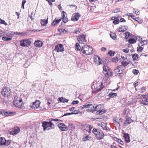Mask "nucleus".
<instances>
[{"instance_id": "473e14b6", "label": "nucleus", "mask_w": 148, "mask_h": 148, "mask_svg": "<svg viewBox=\"0 0 148 148\" xmlns=\"http://www.w3.org/2000/svg\"><path fill=\"white\" fill-rule=\"evenodd\" d=\"M134 20H135L136 21H138L140 23H141L143 22V20L141 19H140L139 18H135L134 15V17L132 18Z\"/></svg>"}, {"instance_id": "864d4df0", "label": "nucleus", "mask_w": 148, "mask_h": 148, "mask_svg": "<svg viewBox=\"0 0 148 148\" xmlns=\"http://www.w3.org/2000/svg\"><path fill=\"white\" fill-rule=\"evenodd\" d=\"M81 29L79 28L76 29L74 33L75 34H78L80 33Z\"/></svg>"}, {"instance_id": "f8f14e48", "label": "nucleus", "mask_w": 148, "mask_h": 148, "mask_svg": "<svg viewBox=\"0 0 148 148\" xmlns=\"http://www.w3.org/2000/svg\"><path fill=\"white\" fill-rule=\"evenodd\" d=\"M40 102L39 101L36 100L34 102L30 104V106L32 108L37 109L40 106Z\"/></svg>"}, {"instance_id": "a19ab883", "label": "nucleus", "mask_w": 148, "mask_h": 148, "mask_svg": "<svg viewBox=\"0 0 148 148\" xmlns=\"http://www.w3.org/2000/svg\"><path fill=\"white\" fill-rule=\"evenodd\" d=\"M108 95L110 97L114 98L116 96L117 94L116 93H110Z\"/></svg>"}, {"instance_id": "6e6d98bb", "label": "nucleus", "mask_w": 148, "mask_h": 148, "mask_svg": "<svg viewBox=\"0 0 148 148\" xmlns=\"http://www.w3.org/2000/svg\"><path fill=\"white\" fill-rule=\"evenodd\" d=\"M120 21L119 19H116L113 21V23L114 24H117L119 23Z\"/></svg>"}, {"instance_id": "49530a36", "label": "nucleus", "mask_w": 148, "mask_h": 148, "mask_svg": "<svg viewBox=\"0 0 148 148\" xmlns=\"http://www.w3.org/2000/svg\"><path fill=\"white\" fill-rule=\"evenodd\" d=\"M0 23L2 24H3L4 25H5L6 26L8 25V24L5 22V21L4 20L1 19L0 18Z\"/></svg>"}, {"instance_id": "4468645a", "label": "nucleus", "mask_w": 148, "mask_h": 148, "mask_svg": "<svg viewBox=\"0 0 148 148\" xmlns=\"http://www.w3.org/2000/svg\"><path fill=\"white\" fill-rule=\"evenodd\" d=\"M66 14V13L63 11L62 13V22L61 23V25H64V24L67 22L68 21V19L66 16H65V14Z\"/></svg>"}, {"instance_id": "7ed1b4c3", "label": "nucleus", "mask_w": 148, "mask_h": 148, "mask_svg": "<svg viewBox=\"0 0 148 148\" xmlns=\"http://www.w3.org/2000/svg\"><path fill=\"white\" fill-rule=\"evenodd\" d=\"M42 127H43V131L49 130L55 128L54 125L51 121H43L41 122Z\"/></svg>"}, {"instance_id": "e433bc0d", "label": "nucleus", "mask_w": 148, "mask_h": 148, "mask_svg": "<svg viewBox=\"0 0 148 148\" xmlns=\"http://www.w3.org/2000/svg\"><path fill=\"white\" fill-rule=\"evenodd\" d=\"M81 51L84 54H86L87 55H90L91 54V53H92V52H87L86 51L84 50V48L83 47H82V48Z\"/></svg>"}, {"instance_id": "de8ad7c7", "label": "nucleus", "mask_w": 148, "mask_h": 148, "mask_svg": "<svg viewBox=\"0 0 148 148\" xmlns=\"http://www.w3.org/2000/svg\"><path fill=\"white\" fill-rule=\"evenodd\" d=\"M114 122L115 123H117L118 124V127H120V124L119 123V120L117 118L115 119L114 120Z\"/></svg>"}, {"instance_id": "c9c22d12", "label": "nucleus", "mask_w": 148, "mask_h": 148, "mask_svg": "<svg viewBox=\"0 0 148 148\" xmlns=\"http://www.w3.org/2000/svg\"><path fill=\"white\" fill-rule=\"evenodd\" d=\"M48 23L47 20H45L43 19L41 20L40 23L43 26L45 25H46Z\"/></svg>"}, {"instance_id": "5fc2aeb1", "label": "nucleus", "mask_w": 148, "mask_h": 148, "mask_svg": "<svg viewBox=\"0 0 148 148\" xmlns=\"http://www.w3.org/2000/svg\"><path fill=\"white\" fill-rule=\"evenodd\" d=\"M87 105L88 104H87V103H86L84 105L81 106L80 107V108L81 109H83L84 108H85L86 109V107Z\"/></svg>"}, {"instance_id": "1a4fd4ad", "label": "nucleus", "mask_w": 148, "mask_h": 148, "mask_svg": "<svg viewBox=\"0 0 148 148\" xmlns=\"http://www.w3.org/2000/svg\"><path fill=\"white\" fill-rule=\"evenodd\" d=\"M93 60L94 62L97 65H99L102 64L101 60L99 56H94Z\"/></svg>"}, {"instance_id": "cd10ccee", "label": "nucleus", "mask_w": 148, "mask_h": 148, "mask_svg": "<svg viewBox=\"0 0 148 148\" xmlns=\"http://www.w3.org/2000/svg\"><path fill=\"white\" fill-rule=\"evenodd\" d=\"M18 102V101H14L13 104L17 108H20L22 106V103L18 104L19 103Z\"/></svg>"}, {"instance_id": "9d476101", "label": "nucleus", "mask_w": 148, "mask_h": 148, "mask_svg": "<svg viewBox=\"0 0 148 148\" xmlns=\"http://www.w3.org/2000/svg\"><path fill=\"white\" fill-rule=\"evenodd\" d=\"M80 16V14L78 12L75 13L72 15L71 20L73 21H77Z\"/></svg>"}, {"instance_id": "ddd939ff", "label": "nucleus", "mask_w": 148, "mask_h": 148, "mask_svg": "<svg viewBox=\"0 0 148 148\" xmlns=\"http://www.w3.org/2000/svg\"><path fill=\"white\" fill-rule=\"evenodd\" d=\"M15 113V112H14L5 111L4 110H2L0 111V114L4 115V116H11Z\"/></svg>"}, {"instance_id": "c756f323", "label": "nucleus", "mask_w": 148, "mask_h": 148, "mask_svg": "<svg viewBox=\"0 0 148 148\" xmlns=\"http://www.w3.org/2000/svg\"><path fill=\"white\" fill-rule=\"evenodd\" d=\"M68 127L69 129H70L72 131H73L75 129V126L74 124H69Z\"/></svg>"}, {"instance_id": "dca6fc26", "label": "nucleus", "mask_w": 148, "mask_h": 148, "mask_svg": "<svg viewBox=\"0 0 148 148\" xmlns=\"http://www.w3.org/2000/svg\"><path fill=\"white\" fill-rule=\"evenodd\" d=\"M58 126L60 130L62 131H65L67 130V126L63 123H59Z\"/></svg>"}, {"instance_id": "72a5a7b5", "label": "nucleus", "mask_w": 148, "mask_h": 148, "mask_svg": "<svg viewBox=\"0 0 148 148\" xmlns=\"http://www.w3.org/2000/svg\"><path fill=\"white\" fill-rule=\"evenodd\" d=\"M75 49L77 51H79L81 49V47L78 43H76L75 45Z\"/></svg>"}, {"instance_id": "8fccbe9b", "label": "nucleus", "mask_w": 148, "mask_h": 148, "mask_svg": "<svg viewBox=\"0 0 148 148\" xmlns=\"http://www.w3.org/2000/svg\"><path fill=\"white\" fill-rule=\"evenodd\" d=\"M146 91V88L145 87H142L140 90V93H143Z\"/></svg>"}, {"instance_id": "3c124183", "label": "nucleus", "mask_w": 148, "mask_h": 148, "mask_svg": "<svg viewBox=\"0 0 148 148\" xmlns=\"http://www.w3.org/2000/svg\"><path fill=\"white\" fill-rule=\"evenodd\" d=\"M133 73L135 75H137L139 73V71L136 69H133L132 71Z\"/></svg>"}, {"instance_id": "bf43d9fd", "label": "nucleus", "mask_w": 148, "mask_h": 148, "mask_svg": "<svg viewBox=\"0 0 148 148\" xmlns=\"http://www.w3.org/2000/svg\"><path fill=\"white\" fill-rule=\"evenodd\" d=\"M133 12L135 14L137 15H138L140 14L139 11H136V10H135L134 9Z\"/></svg>"}, {"instance_id": "b1692460", "label": "nucleus", "mask_w": 148, "mask_h": 148, "mask_svg": "<svg viewBox=\"0 0 148 148\" xmlns=\"http://www.w3.org/2000/svg\"><path fill=\"white\" fill-rule=\"evenodd\" d=\"M58 100L59 101V102H68L69 100L66 99L65 98H64L63 97H60L58 98Z\"/></svg>"}, {"instance_id": "37998d69", "label": "nucleus", "mask_w": 148, "mask_h": 148, "mask_svg": "<svg viewBox=\"0 0 148 148\" xmlns=\"http://www.w3.org/2000/svg\"><path fill=\"white\" fill-rule=\"evenodd\" d=\"M2 39L4 41H8L11 40L12 39V37H9L6 38V37H3Z\"/></svg>"}, {"instance_id": "4c0bfd02", "label": "nucleus", "mask_w": 148, "mask_h": 148, "mask_svg": "<svg viewBox=\"0 0 148 148\" xmlns=\"http://www.w3.org/2000/svg\"><path fill=\"white\" fill-rule=\"evenodd\" d=\"M90 138V137H89L88 135H86L85 136H84L82 140L83 141H86L87 140H89Z\"/></svg>"}, {"instance_id": "a18cd8bd", "label": "nucleus", "mask_w": 148, "mask_h": 148, "mask_svg": "<svg viewBox=\"0 0 148 148\" xmlns=\"http://www.w3.org/2000/svg\"><path fill=\"white\" fill-rule=\"evenodd\" d=\"M108 53L109 55L111 56H114L115 53L114 52L110 50L108 51Z\"/></svg>"}, {"instance_id": "052dcab7", "label": "nucleus", "mask_w": 148, "mask_h": 148, "mask_svg": "<svg viewBox=\"0 0 148 148\" xmlns=\"http://www.w3.org/2000/svg\"><path fill=\"white\" fill-rule=\"evenodd\" d=\"M127 15L131 17L132 18L134 17V15L132 14L131 13H127Z\"/></svg>"}, {"instance_id": "6e6552de", "label": "nucleus", "mask_w": 148, "mask_h": 148, "mask_svg": "<svg viewBox=\"0 0 148 148\" xmlns=\"http://www.w3.org/2000/svg\"><path fill=\"white\" fill-rule=\"evenodd\" d=\"M31 41L29 39L23 40L20 41V45L24 47H27L30 46Z\"/></svg>"}, {"instance_id": "f257e3e1", "label": "nucleus", "mask_w": 148, "mask_h": 148, "mask_svg": "<svg viewBox=\"0 0 148 148\" xmlns=\"http://www.w3.org/2000/svg\"><path fill=\"white\" fill-rule=\"evenodd\" d=\"M87 103L88 105L86 107V110L88 111L93 112L95 111H97L98 113L100 114H102L104 113L103 110H99L101 108V104L94 106L92 104H90L88 103Z\"/></svg>"}, {"instance_id": "6ab92c4d", "label": "nucleus", "mask_w": 148, "mask_h": 148, "mask_svg": "<svg viewBox=\"0 0 148 148\" xmlns=\"http://www.w3.org/2000/svg\"><path fill=\"white\" fill-rule=\"evenodd\" d=\"M20 129L18 127L14 128L11 132V134L13 135L17 134L20 131Z\"/></svg>"}, {"instance_id": "39448f33", "label": "nucleus", "mask_w": 148, "mask_h": 148, "mask_svg": "<svg viewBox=\"0 0 148 148\" xmlns=\"http://www.w3.org/2000/svg\"><path fill=\"white\" fill-rule=\"evenodd\" d=\"M103 72L106 77H107L112 76L113 75V73L111 69L106 66H104Z\"/></svg>"}, {"instance_id": "603ef678", "label": "nucleus", "mask_w": 148, "mask_h": 148, "mask_svg": "<svg viewBox=\"0 0 148 148\" xmlns=\"http://www.w3.org/2000/svg\"><path fill=\"white\" fill-rule=\"evenodd\" d=\"M119 61L118 58L117 57H115L112 59V61L113 62H117Z\"/></svg>"}, {"instance_id": "aec40b11", "label": "nucleus", "mask_w": 148, "mask_h": 148, "mask_svg": "<svg viewBox=\"0 0 148 148\" xmlns=\"http://www.w3.org/2000/svg\"><path fill=\"white\" fill-rule=\"evenodd\" d=\"M62 18L60 17L59 18L57 19L56 18L51 23V25L52 26H55L58 24L61 20Z\"/></svg>"}, {"instance_id": "f3484780", "label": "nucleus", "mask_w": 148, "mask_h": 148, "mask_svg": "<svg viewBox=\"0 0 148 148\" xmlns=\"http://www.w3.org/2000/svg\"><path fill=\"white\" fill-rule=\"evenodd\" d=\"M34 44L35 47H40L42 46L43 43L41 41L39 40H37L35 41Z\"/></svg>"}, {"instance_id": "0eeeda50", "label": "nucleus", "mask_w": 148, "mask_h": 148, "mask_svg": "<svg viewBox=\"0 0 148 148\" xmlns=\"http://www.w3.org/2000/svg\"><path fill=\"white\" fill-rule=\"evenodd\" d=\"M10 89L8 88L4 87L1 91V93L3 96L4 97H8L10 95Z\"/></svg>"}, {"instance_id": "774afa93", "label": "nucleus", "mask_w": 148, "mask_h": 148, "mask_svg": "<svg viewBox=\"0 0 148 148\" xmlns=\"http://www.w3.org/2000/svg\"><path fill=\"white\" fill-rule=\"evenodd\" d=\"M114 144V143H113V145L110 146V148H118L116 146L113 145Z\"/></svg>"}, {"instance_id": "4be33fe9", "label": "nucleus", "mask_w": 148, "mask_h": 148, "mask_svg": "<svg viewBox=\"0 0 148 148\" xmlns=\"http://www.w3.org/2000/svg\"><path fill=\"white\" fill-rule=\"evenodd\" d=\"M123 137L126 143H128L130 142V136L127 133H124V134Z\"/></svg>"}, {"instance_id": "0e129e2a", "label": "nucleus", "mask_w": 148, "mask_h": 148, "mask_svg": "<svg viewBox=\"0 0 148 148\" xmlns=\"http://www.w3.org/2000/svg\"><path fill=\"white\" fill-rule=\"evenodd\" d=\"M73 114V113H72V112L71 113H65L64 114L63 116H67V115H71V114Z\"/></svg>"}, {"instance_id": "09e8293b", "label": "nucleus", "mask_w": 148, "mask_h": 148, "mask_svg": "<svg viewBox=\"0 0 148 148\" xmlns=\"http://www.w3.org/2000/svg\"><path fill=\"white\" fill-rule=\"evenodd\" d=\"M120 11V9L119 8H116L113 10L112 12H114L115 13H116L119 12Z\"/></svg>"}, {"instance_id": "2eb2a0df", "label": "nucleus", "mask_w": 148, "mask_h": 148, "mask_svg": "<svg viewBox=\"0 0 148 148\" xmlns=\"http://www.w3.org/2000/svg\"><path fill=\"white\" fill-rule=\"evenodd\" d=\"M78 40L79 43L84 44L85 42H86L85 35L84 34L81 35L80 37L78 39Z\"/></svg>"}, {"instance_id": "f704fd0d", "label": "nucleus", "mask_w": 148, "mask_h": 148, "mask_svg": "<svg viewBox=\"0 0 148 148\" xmlns=\"http://www.w3.org/2000/svg\"><path fill=\"white\" fill-rule=\"evenodd\" d=\"M125 38L126 39H127L129 37H131L132 36V34H130L129 32H127L125 33Z\"/></svg>"}, {"instance_id": "a878e982", "label": "nucleus", "mask_w": 148, "mask_h": 148, "mask_svg": "<svg viewBox=\"0 0 148 148\" xmlns=\"http://www.w3.org/2000/svg\"><path fill=\"white\" fill-rule=\"evenodd\" d=\"M6 36L8 37H12L15 35L14 32L9 31L6 33Z\"/></svg>"}, {"instance_id": "2f4dec72", "label": "nucleus", "mask_w": 148, "mask_h": 148, "mask_svg": "<svg viewBox=\"0 0 148 148\" xmlns=\"http://www.w3.org/2000/svg\"><path fill=\"white\" fill-rule=\"evenodd\" d=\"M5 139L3 137H0V145H4Z\"/></svg>"}, {"instance_id": "ea45409f", "label": "nucleus", "mask_w": 148, "mask_h": 148, "mask_svg": "<svg viewBox=\"0 0 148 148\" xmlns=\"http://www.w3.org/2000/svg\"><path fill=\"white\" fill-rule=\"evenodd\" d=\"M136 41L134 38H131L129 39L128 42L130 44H133L136 42Z\"/></svg>"}, {"instance_id": "69168bd1", "label": "nucleus", "mask_w": 148, "mask_h": 148, "mask_svg": "<svg viewBox=\"0 0 148 148\" xmlns=\"http://www.w3.org/2000/svg\"><path fill=\"white\" fill-rule=\"evenodd\" d=\"M61 31L64 33V34H66L67 32V31L66 30H65V29H61Z\"/></svg>"}, {"instance_id": "79ce46f5", "label": "nucleus", "mask_w": 148, "mask_h": 148, "mask_svg": "<svg viewBox=\"0 0 148 148\" xmlns=\"http://www.w3.org/2000/svg\"><path fill=\"white\" fill-rule=\"evenodd\" d=\"M121 66H123L124 67H125L128 64H129V63L126 61H123L121 62Z\"/></svg>"}, {"instance_id": "423d86ee", "label": "nucleus", "mask_w": 148, "mask_h": 148, "mask_svg": "<svg viewBox=\"0 0 148 148\" xmlns=\"http://www.w3.org/2000/svg\"><path fill=\"white\" fill-rule=\"evenodd\" d=\"M139 97L142 98L139 100L140 103L143 105H147L148 104V93L145 95H142L140 94H138Z\"/></svg>"}, {"instance_id": "9b49d317", "label": "nucleus", "mask_w": 148, "mask_h": 148, "mask_svg": "<svg viewBox=\"0 0 148 148\" xmlns=\"http://www.w3.org/2000/svg\"><path fill=\"white\" fill-rule=\"evenodd\" d=\"M54 50L57 52H63L64 51V48L62 44H59L55 46Z\"/></svg>"}, {"instance_id": "412c9836", "label": "nucleus", "mask_w": 148, "mask_h": 148, "mask_svg": "<svg viewBox=\"0 0 148 148\" xmlns=\"http://www.w3.org/2000/svg\"><path fill=\"white\" fill-rule=\"evenodd\" d=\"M128 27L127 26H123L120 27L117 29L119 32H123L127 29Z\"/></svg>"}, {"instance_id": "c85d7f7f", "label": "nucleus", "mask_w": 148, "mask_h": 148, "mask_svg": "<svg viewBox=\"0 0 148 148\" xmlns=\"http://www.w3.org/2000/svg\"><path fill=\"white\" fill-rule=\"evenodd\" d=\"M147 41L146 40H144L143 41H141L138 43V46L141 47L143 46L144 45L147 44Z\"/></svg>"}, {"instance_id": "bb28decb", "label": "nucleus", "mask_w": 148, "mask_h": 148, "mask_svg": "<svg viewBox=\"0 0 148 148\" xmlns=\"http://www.w3.org/2000/svg\"><path fill=\"white\" fill-rule=\"evenodd\" d=\"M113 140L117 142L121 145H123L124 144L123 142L121 139H119L116 137H113Z\"/></svg>"}, {"instance_id": "13d9d810", "label": "nucleus", "mask_w": 148, "mask_h": 148, "mask_svg": "<svg viewBox=\"0 0 148 148\" xmlns=\"http://www.w3.org/2000/svg\"><path fill=\"white\" fill-rule=\"evenodd\" d=\"M143 47H139L137 48V51L139 52H141L143 50Z\"/></svg>"}, {"instance_id": "a211bd4d", "label": "nucleus", "mask_w": 148, "mask_h": 148, "mask_svg": "<svg viewBox=\"0 0 148 148\" xmlns=\"http://www.w3.org/2000/svg\"><path fill=\"white\" fill-rule=\"evenodd\" d=\"M121 67L122 66H119L115 70L116 72L118 73L119 74H121L123 73V69H121Z\"/></svg>"}, {"instance_id": "e2e57ef3", "label": "nucleus", "mask_w": 148, "mask_h": 148, "mask_svg": "<svg viewBox=\"0 0 148 148\" xmlns=\"http://www.w3.org/2000/svg\"><path fill=\"white\" fill-rule=\"evenodd\" d=\"M123 51L125 53H128L129 51V49L128 48L124 49L123 50Z\"/></svg>"}, {"instance_id": "5701e85b", "label": "nucleus", "mask_w": 148, "mask_h": 148, "mask_svg": "<svg viewBox=\"0 0 148 148\" xmlns=\"http://www.w3.org/2000/svg\"><path fill=\"white\" fill-rule=\"evenodd\" d=\"M133 122V121L130 118H128L126 119L125 121L123 123L125 125H128Z\"/></svg>"}, {"instance_id": "4d7b16f0", "label": "nucleus", "mask_w": 148, "mask_h": 148, "mask_svg": "<svg viewBox=\"0 0 148 148\" xmlns=\"http://www.w3.org/2000/svg\"><path fill=\"white\" fill-rule=\"evenodd\" d=\"M15 35H21L22 36H23L24 35L23 33L22 32H14Z\"/></svg>"}, {"instance_id": "f03ea898", "label": "nucleus", "mask_w": 148, "mask_h": 148, "mask_svg": "<svg viewBox=\"0 0 148 148\" xmlns=\"http://www.w3.org/2000/svg\"><path fill=\"white\" fill-rule=\"evenodd\" d=\"M93 85L92 86V92L93 93H96L100 91L104 86L103 85V82H94Z\"/></svg>"}, {"instance_id": "58836bf2", "label": "nucleus", "mask_w": 148, "mask_h": 148, "mask_svg": "<svg viewBox=\"0 0 148 148\" xmlns=\"http://www.w3.org/2000/svg\"><path fill=\"white\" fill-rule=\"evenodd\" d=\"M132 58L133 60H136L138 58V55L136 53H134L132 55Z\"/></svg>"}, {"instance_id": "393cba45", "label": "nucleus", "mask_w": 148, "mask_h": 148, "mask_svg": "<svg viewBox=\"0 0 148 148\" xmlns=\"http://www.w3.org/2000/svg\"><path fill=\"white\" fill-rule=\"evenodd\" d=\"M101 127L104 130H110V128L107 127V125L106 123L102 122L101 123Z\"/></svg>"}, {"instance_id": "7c9ffc66", "label": "nucleus", "mask_w": 148, "mask_h": 148, "mask_svg": "<svg viewBox=\"0 0 148 148\" xmlns=\"http://www.w3.org/2000/svg\"><path fill=\"white\" fill-rule=\"evenodd\" d=\"M110 36V37L113 40H115L116 38V34L113 32H111Z\"/></svg>"}, {"instance_id": "680f3d73", "label": "nucleus", "mask_w": 148, "mask_h": 148, "mask_svg": "<svg viewBox=\"0 0 148 148\" xmlns=\"http://www.w3.org/2000/svg\"><path fill=\"white\" fill-rule=\"evenodd\" d=\"M79 102V101L77 100L74 101H73L72 104L73 105L77 104Z\"/></svg>"}, {"instance_id": "20e7f679", "label": "nucleus", "mask_w": 148, "mask_h": 148, "mask_svg": "<svg viewBox=\"0 0 148 148\" xmlns=\"http://www.w3.org/2000/svg\"><path fill=\"white\" fill-rule=\"evenodd\" d=\"M92 132L96 136V138L99 140L102 139L104 136L103 132L99 129L94 128L92 130Z\"/></svg>"}, {"instance_id": "c03bdc74", "label": "nucleus", "mask_w": 148, "mask_h": 148, "mask_svg": "<svg viewBox=\"0 0 148 148\" xmlns=\"http://www.w3.org/2000/svg\"><path fill=\"white\" fill-rule=\"evenodd\" d=\"M11 140H6L5 139V143H4V146H8L11 143Z\"/></svg>"}, {"instance_id": "338daca9", "label": "nucleus", "mask_w": 148, "mask_h": 148, "mask_svg": "<svg viewBox=\"0 0 148 148\" xmlns=\"http://www.w3.org/2000/svg\"><path fill=\"white\" fill-rule=\"evenodd\" d=\"M121 22H125V19L123 18H120V20H119Z\"/></svg>"}]
</instances>
